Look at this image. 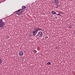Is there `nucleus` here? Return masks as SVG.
Returning a JSON list of instances; mask_svg holds the SVG:
<instances>
[{"label": "nucleus", "instance_id": "f257e3e1", "mask_svg": "<svg viewBox=\"0 0 75 75\" xmlns=\"http://www.w3.org/2000/svg\"><path fill=\"white\" fill-rule=\"evenodd\" d=\"M34 29L35 31H33V35H36V34L38 33V31L41 30V28L39 27L36 28H34Z\"/></svg>", "mask_w": 75, "mask_h": 75}, {"label": "nucleus", "instance_id": "20e7f679", "mask_svg": "<svg viewBox=\"0 0 75 75\" xmlns=\"http://www.w3.org/2000/svg\"><path fill=\"white\" fill-rule=\"evenodd\" d=\"M53 3L55 5H57V6H59L60 5V4H59L60 3V2L58 0H54Z\"/></svg>", "mask_w": 75, "mask_h": 75}, {"label": "nucleus", "instance_id": "f03ea898", "mask_svg": "<svg viewBox=\"0 0 75 75\" xmlns=\"http://www.w3.org/2000/svg\"><path fill=\"white\" fill-rule=\"evenodd\" d=\"M23 10H21V8L18 11H15V13L17 14H18V15H20L21 14H22V13H23Z\"/></svg>", "mask_w": 75, "mask_h": 75}, {"label": "nucleus", "instance_id": "9b49d317", "mask_svg": "<svg viewBox=\"0 0 75 75\" xmlns=\"http://www.w3.org/2000/svg\"><path fill=\"white\" fill-rule=\"evenodd\" d=\"M47 65H50V64H51V63L50 62H48L47 63Z\"/></svg>", "mask_w": 75, "mask_h": 75}, {"label": "nucleus", "instance_id": "423d86ee", "mask_svg": "<svg viewBox=\"0 0 75 75\" xmlns=\"http://www.w3.org/2000/svg\"><path fill=\"white\" fill-rule=\"evenodd\" d=\"M21 10H22L23 11H24V10H27V8L25 6H23L22 7V8H21Z\"/></svg>", "mask_w": 75, "mask_h": 75}, {"label": "nucleus", "instance_id": "ddd939ff", "mask_svg": "<svg viewBox=\"0 0 75 75\" xmlns=\"http://www.w3.org/2000/svg\"><path fill=\"white\" fill-rule=\"evenodd\" d=\"M61 13H58L57 15H59V16H61V15L60 14Z\"/></svg>", "mask_w": 75, "mask_h": 75}, {"label": "nucleus", "instance_id": "7ed1b4c3", "mask_svg": "<svg viewBox=\"0 0 75 75\" xmlns=\"http://www.w3.org/2000/svg\"><path fill=\"white\" fill-rule=\"evenodd\" d=\"M5 25L4 23L2 22V19L0 20V29L1 28H3Z\"/></svg>", "mask_w": 75, "mask_h": 75}, {"label": "nucleus", "instance_id": "f8f14e48", "mask_svg": "<svg viewBox=\"0 0 75 75\" xmlns=\"http://www.w3.org/2000/svg\"><path fill=\"white\" fill-rule=\"evenodd\" d=\"M2 63V60L0 59V64Z\"/></svg>", "mask_w": 75, "mask_h": 75}, {"label": "nucleus", "instance_id": "6e6552de", "mask_svg": "<svg viewBox=\"0 0 75 75\" xmlns=\"http://www.w3.org/2000/svg\"><path fill=\"white\" fill-rule=\"evenodd\" d=\"M51 13L52 14L54 15L56 14L57 13L54 11H51Z\"/></svg>", "mask_w": 75, "mask_h": 75}, {"label": "nucleus", "instance_id": "1a4fd4ad", "mask_svg": "<svg viewBox=\"0 0 75 75\" xmlns=\"http://www.w3.org/2000/svg\"><path fill=\"white\" fill-rule=\"evenodd\" d=\"M33 52H34V53H36V52H37V51L36 50H34L33 51Z\"/></svg>", "mask_w": 75, "mask_h": 75}, {"label": "nucleus", "instance_id": "9d476101", "mask_svg": "<svg viewBox=\"0 0 75 75\" xmlns=\"http://www.w3.org/2000/svg\"><path fill=\"white\" fill-rule=\"evenodd\" d=\"M55 6V8H57V9H58V6Z\"/></svg>", "mask_w": 75, "mask_h": 75}, {"label": "nucleus", "instance_id": "0eeeda50", "mask_svg": "<svg viewBox=\"0 0 75 75\" xmlns=\"http://www.w3.org/2000/svg\"><path fill=\"white\" fill-rule=\"evenodd\" d=\"M19 56H22L23 55V52L22 51H20L19 53Z\"/></svg>", "mask_w": 75, "mask_h": 75}, {"label": "nucleus", "instance_id": "39448f33", "mask_svg": "<svg viewBox=\"0 0 75 75\" xmlns=\"http://www.w3.org/2000/svg\"><path fill=\"white\" fill-rule=\"evenodd\" d=\"M42 32L41 31H40L38 33L37 36V37H42Z\"/></svg>", "mask_w": 75, "mask_h": 75}]
</instances>
